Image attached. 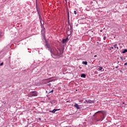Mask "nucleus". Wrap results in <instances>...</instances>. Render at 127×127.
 I'll use <instances>...</instances> for the list:
<instances>
[{"label":"nucleus","instance_id":"nucleus-1","mask_svg":"<svg viewBox=\"0 0 127 127\" xmlns=\"http://www.w3.org/2000/svg\"><path fill=\"white\" fill-rule=\"evenodd\" d=\"M63 54V51H61V50L59 49H57L56 50L55 54L57 56H61V55H62Z\"/></svg>","mask_w":127,"mask_h":127},{"label":"nucleus","instance_id":"nucleus-2","mask_svg":"<svg viewBox=\"0 0 127 127\" xmlns=\"http://www.w3.org/2000/svg\"><path fill=\"white\" fill-rule=\"evenodd\" d=\"M37 96V92L36 91H32L29 93L30 97H36Z\"/></svg>","mask_w":127,"mask_h":127},{"label":"nucleus","instance_id":"nucleus-3","mask_svg":"<svg viewBox=\"0 0 127 127\" xmlns=\"http://www.w3.org/2000/svg\"><path fill=\"white\" fill-rule=\"evenodd\" d=\"M46 48H48L49 50L50 51L51 53H53L51 47H50V46H49L47 43L46 44Z\"/></svg>","mask_w":127,"mask_h":127},{"label":"nucleus","instance_id":"nucleus-4","mask_svg":"<svg viewBox=\"0 0 127 127\" xmlns=\"http://www.w3.org/2000/svg\"><path fill=\"white\" fill-rule=\"evenodd\" d=\"M60 109H54L53 111H50V113H53V114H55V112H57V111H60Z\"/></svg>","mask_w":127,"mask_h":127},{"label":"nucleus","instance_id":"nucleus-5","mask_svg":"<svg viewBox=\"0 0 127 127\" xmlns=\"http://www.w3.org/2000/svg\"><path fill=\"white\" fill-rule=\"evenodd\" d=\"M85 102H86V103H88L89 104H92V103H93V101L91 100H85Z\"/></svg>","mask_w":127,"mask_h":127},{"label":"nucleus","instance_id":"nucleus-6","mask_svg":"<svg viewBox=\"0 0 127 127\" xmlns=\"http://www.w3.org/2000/svg\"><path fill=\"white\" fill-rule=\"evenodd\" d=\"M74 107L75 108H76L77 110H79V109H80V107H79V105H78V104H75L74 105Z\"/></svg>","mask_w":127,"mask_h":127},{"label":"nucleus","instance_id":"nucleus-7","mask_svg":"<svg viewBox=\"0 0 127 127\" xmlns=\"http://www.w3.org/2000/svg\"><path fill=\"white\" fill-rule=\"evenodd\" d=\"M68 39V38H66V39H64L63 40V43H65V42H67V40Z\"/></svg>","mask_w":127,"mask_h":127},{"label":"nucleus","instance_id":"nucleus-8","mask_svg":"<svg viewBox=\"0 0 127 127\" xmlns=\"http://www.w3.org/2000/svg\"><path fill=\"white\" fill-rule=\"evenodd\" d=\"M82 64L84 65H88V62L85 61V62H82Z\"/></svg>","mask_w":127,"mask_h":127},{"label":"nucleus","instance_id":"nucleus-9","mask_svg":"<svg viewBox=\"0 0 127 127\" xmlns=\"http://www.w3.org/2000/svg\"><path fill=\"white\" fill-rule=\"evenodd\" d=\"M81 77H82V78H86V74H82L81 75Z\"/></svg>","mask_w":127,"mask_h":127},{"label":"nucleus","instance_id":"nucleus-10","mask_svg":"<svg viewBox=\"0 0 127 127\" xmlns=\"http://www.w3.org/2000/svg\"><path fill=\"white\" fill-rule=\"evenodd\" d=\"M114 47H115V48H117V49L119 50V47H118L117 44L114 45Z\"/></svg>","mask_w":127,"mask_h":127},{"label":"nucleus","instance_id":"nucleus-11","mask_svg":"<svg viewBox=\"0 0 127 127\" xmlns=\"http://www.w3.org/2000/svg\"><path fill=\"white\" fill-rule=\"evenodd\" d=\"M103 120H104V118H103L102 120H101V119H100V120H99V119H96V122H102V121Z\"/></svg>","mask_w":127,"mask_h":127},{"label":"nucleus","instance_id":"nucleus-12","mask_svg":"<svg viewBox=\"0 0 127 127\" xmlns=\"http://www.w3.org/2000/svg\"><path fill=\"white\" fill-rule=\"evenodd\" d=\"M98 69L101 71L103 70V67L102 66H99Z\"/></svg>","mask_w":127,"mask_h":127},{"label":"nucleus","instance_id":"nucleus-13","mask_svg":"<svg viewBox=\"0 0 127 127\" xmlns=\"http://www.w3.org/2000/svg\"><path fill=\"white\" fill-rule=\"evenodd\" d=\"M98 113H102V111H98L97 112L95 113L94 115V116H96V115H97V114H98Z\"/></svg>","mask_w":127,"mask_h":127},{"label":"nucleus","instance_id":"nucleus-14","mask_svg":"<svg viewBox=\"0 0 127 127\" xmlns=\"http://www.w3.org/2000/svg\"><path fill=\"white\" fill-rule=\"evenodd\" d=\"M126 52H127V49L125 50L122 52V53L125 54V53H126Z\"/></svg>","mask_w":127,"mask_h":127},{"label":"nucleus","instance_id":"nucleus-15","mask_svg":"<svg viewBox=\"0 0 127 127\" xmlns=\"http://www.w3.org/2000/svg\"><path fill=\"white\" fill-rule=\"evenodd\" d=\"M1 33H2L1 30H0V38L1 37Z\"/></svg>","mask_w":127,"mask_h":127},{"label":"nucleus","instance_id":"nucleus-16","mask_svg":"<svg viewBox=\"0 0 127 127\" xmlns=\"http://www.w3.org/2000/svg\"><path fill=\"white\" fill-rule=\"evenodd\" d=\"M104 40H106V39H107V37L104 36L103 38Z\"/></svg>","mask_w":127,"mask_h":127},{"label":"nucleus","instance_id":"nucleus-17","mask_svg":"<svg viewBox=\"0 0 127 127\" xmlns=\"http://www.w3.org/2000/svg\"><path fill=\"white\" fill-rule=\"evenodd\" d=\"M3 65V63H2L0 64V66H2Z\"/></svg>","mask_w":127,"mask_h":127},{"label":"nucleus","instance_id":"nucleus-18","mask_svg":"<svg viewBox=\"0 0 127 127\" xmlns=\"http://www.w3.org/2000/svg\"><path fill=\"white\" fill-rule=\"evenodd\" d=\"M53 92H54V90H52V91H51L49 93H53Z\"/></svg>","mask_w":127,"mask_h":127},{"label":"nucleus","instance_id":"nucleus-19","mask_svg":"<svg viewBox=\"0 0 127 127\" xmlns=\"http://www.w3.org/2000/svg\"><path fill=\"white\" fill-rule=\"evenodd\" d=\"M74 14H77V12L76 11H74Z\"/></svg>","mask_w":127,"mask_h":127},{"label":"nucleus","instance_id":"nucleus-20","mask_svg":"<svg viewBox=\"0 0 127 127\" xmlns=\"http://www.w3.org/2000/svg\"><path fill=\"white\" fill-rule=\"evenodd\" d=\"M125 66H127V63H126L125 64H124Z\"/></svg>","mask_w":127,"mask_h":127},{"label":"nucleus","instance_id":"nucleus-21","mask_svg":"<svg viewBox=\"0 0 127 127\" xmlns=\"http://www.w3.org/2000/svg\"><path fill=\"white\" fill-rule=\"evenodd\" d=\"M116 68L118 69V68H119V65L116 66Z\"/></svg>","mask_w":127,"mask_h":127},{"label":"nucleus","instance_id":"nucleus-22","mask_svg":"<svg viewBox=\"0 0 127 127\" xmlns=\"http://www.w3.org/2000/svg\"><path fill=\"white\" fill-rule=\"evenodd\" d=\"M111 49H114V47H111Z\"/></svg>","mask_w":127,"mask_h":127},{"label":"nucleus","instance_id":"nucleus-23","mask_svg":"<svg viewBox=\"0 0 127 127\" xmlns=\"http://www.w3.org/2000/svg\"><path fill=\"white\" fill-rule=\"evenodd\" d=\"M121 73H123V71L122 70H120Z\"/></svg>","mask_w":127,"mask_h":127},{"label":"nucleus","instance_id":"nucleus-24","mask_svg":"<svg viewBox=\"0 0 127 127\" xmlns=\"http://www.w3.org/2000/svg\"><path fill=\"white\" fill-rule=\"evenodd\" d=\"M94 57H97V55H95V56H94Z\"/></svg>","mask_w":127,"mask_h":127},{"label":"nucleus","instance_id":"nucleus-25","mask_svg":"<svg viewBox=\"0 0 127 127\" xmlns=\"http://www.w3.org/2000/svg\"><path fill=\"white\" fill-rule=\"evenodd\" d=\"M39 18H40H40H40V15H39Z\"/></svg>","mask_w":127,"mask_h":127}]
</instances>
